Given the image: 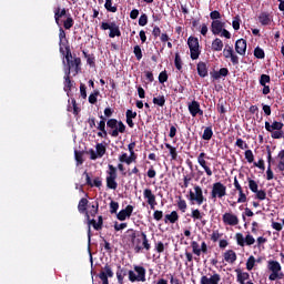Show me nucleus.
<instances>
[{
	"label": "nucleus",
	"instance_id": "obj_1",
	"mask_svg": "<svg viewBox=\"0 0 284 284\" xmlns=\"http://www.w3.org/2000/svg\"><path fill=\"white\" fill-rule=\"evenodd\" d=\"M64 59L67 61V69L64 74H71L73 72V77H77L79 72H81V58H77L72 55V51L70 50V45L65 47Z\"/></svg>",
	"mask_w": 284,
	"mask_h": 284
},
{
	"label": "nucleus",
	"instance_id": "obj_2",
	"mask_svg": "<svg viewBox=\"0 0 284 284\" xmlns=\"http://www.w3.org/2000/svg\"><path fill=\"white\" fill-rule=\"evenodd\" d=\"M106 128H109V134L110 136H113V139H116V136H119V134H125V124L123 123V121H119L116 119H109L106 121Z\"/></svg>",
	"mask_w": 284,
	"mask_h": 284
},
{
	"label": "nucleus",
	"instance_id": "obj_3",
	"mask_svg": "<svg viewBox=\"0 0 284 284\" xmlns=\"http://www.w3.org/2000/svg\"><path fill=\"white\" fill-rule=\"evenodd\" d=\"M267 270L271 272L268 275V281H281L284 278L281 263H278V261H268Z\"/></svg>",
	"mask_w": 284,
	"mask_h": 284
},
{
	"label": "nucleus",
	"instance_id": "obj_4",
	"mask_svg": "<svg viewBox=\"0 0 284 284\" xmlns=\"http://www.w3.org/2000/svg\"><path fill=\"white\" fill-rule=\"evenodd\" d=\"M227 195V186H225L221 182H215L212 185L211 190V199L216 201V199H223V196Z\"/></svg>",
	"mask_w": 284,
	"mask_h": 284
},
{
	"label": "nucleus",
	"instance_id": "obj_5",
	"mask_svg": "<svg viewBox=\"0 0 284 284\" xmlns=\"http://www.w3.org/2000/svg\"><path fill=\"white\" fill-rule=\"evenodd\" d=\"M108 168L109 171L106 172V187L109 190H116L119 187V183H116V169L112 164H109Z\"/></svg>",
	"mask_w": 284,
	"mask_h": 284
},
{
	"label": "nucleus",
	"instance_id": "obj_6",
	"mask_svg": "<svg viewBox=\"0 0 284 284\" xmlns=\"http://www.w3.org/2000/svg\"><path fill=\"white\" fill-rule=\"evenodd\" d=\"M134 271L136 273H134ZM134 271H129V273H128L129 281L131 283H136V282L145 283V267H143V266H135Z\"/></svg>",
	"mask_w": 284,
	"mask_h": 284
},
{
	"label": "nucleus",
	"instance_id": "obj_7",
	"mask_svg": "<svg viewBox=\"0 0 284 284\" xmlns=\"http://www.w3.org/2000/svg\"><path fill=\"white\" fill-rule=\"evenodd\" d=\"M132 247L134 250H150V243L148 242V235L145 233L141 232L138 234V236L132 241L131 243Z\"/></svg>",
	"mask_w": 284,
	"mask_h": 284
},
{
	"label": "nucleus",
	"instance_id": "obj_8",
	"mask_svg": "<svg viewBox=\"0 0 284 284\" xmlns=\"http://www.w3.org/2000/svg\"><path fill=\"white\" fill-rule=\"evenodd\" d=\"M187 45L190 48V52H191V59L193 61H196V59H199V57H201V49L199 45V39L194 38V37H190L187 40Z\"/></svg>",
	"mask_w": 284,
	"mask_h": 284
},
{
	"label": "nucleus",
	"instance_id": "obj_9",
	"mask_svg": "<svg viewBox=\"0 0 284 284\" xmlns=\"http://www.w3.org/2000/svg\"><path fill=\"white\" fill-rule=\"evenodd\" d=\"M190 201L196 203V205H203L205 203V196L203 195V189L195 185L194 191H190Z\"/></svg>",
	"mask_w": 284,
	"mask_h": 284
},
{
	"label": "nucleus",
	"instance_id": "obj_10",
	"mask_svg": "<svg viewBox=\"0 0 284 284\" xmlns=\"http://www.w3.org/2000/svg\"><path fill=\"white\" fill-rule=\"evenodd\" d=\"M101 30H110L109 37L110 39H114V37H121V29L116 22H102Z\"/></svg>",
	"mask_w": 284,
	"mask_h": 284
},
{
	"label": "nucleus",
	"instance_id": "obj_11",
	"mask_svg": "<svg viewBox=\"0 0 284 284\" xmlns=\"http://www.w3.org/2000/svg\"><path fill=\"white\" fill-rule=\"evenodd\" d=\"M222 221L224 225H230L231 227H236L239 225L240 220L239 215L232 213V212H226L222 215Z\"/></svg>",
	"mask_w": 284,
	"mask_h": 284
},
{
	"label": "nucleus",
	"instance_id": "obj_12",
	"mask_svg": "<svg viewBox=\"0 0 284 284\" xmlns=\"http://www.w3.org/2000/svg\"><path fill=\"white\" fill-rule=\"evenodd\" d=\"M235 239L240 247H245V245H254V243H256V240H254V236L251 234L243 236L242 233H236Z\"/></svg>",
	"mask_w": 284,
	"mask_h": 284
},
{
	"label": "nucleus",
	"instance_id": "obj_13",
	"mask_svg": "<svg viewBox=\"0 0 284 284\" xmlns=\"http://www.w3.org/2000/svg\"><path fill=\"white\" fill-rule=\"evenodd\" d=\"M223 57L224 59H230L233 65H239V55L234 53V48L226 45L223 49Z\"/></svg>",
	"mask_w": 284,
	"mask_h": 284
},
{
	"label": "nucleus",
	"instance_id": "obj_14",
	"mask_svg": "<svg viewBox=\"0 0 284 284\" xmlns=\"http://www.w3.org/2000/svg\"><path fill=\"white\" fill-rule=\"evenodd\" d=\"M205 156H206L205 152L200 153L197 156V163L199 165H201V168L204 169V172H206V176H212L213 172L210 165H207V161H205Z\"/></svg>",
	"mask_w": 284,
	"mask_h": 284
},
{
	"label": "nucleus",
	"instance_id": "obj_15",
	"mask_svg": "<svg viewBox=\"0 0 284 284\" xmlns=\"http://www.w3.org/2000/svg\"><path fill=\"white\" fill-rule=\"evenodd\" d=\"M134 212V206L133 205H126L125 209L121 210L116 214L118 221H125V219H130L132 216V213Z\"/></svg>",
	"mask_w": 284,
	"mask_h": 284
},
{
	"label": "nucleus",
	"instance_id": "obj_16",
	"mask_svg": "<svg viewBox=\"0 0 284 284\" xmlns=\"http://www.w3.org/2000/svg\"><path fill=\"white\" fill-rule=\"evenodd\" d=\"M88 224H89L88 236H89V239H90V236H91L90 225H92L93 230H97V232H99L100 230H103V216L100 215V216L98 217V222H97V220H94V219L89 220Z\"/></svg>",
	"mask_w": 284,
	"mask_h": 284
},
{
	"label": "nucleus",
	"instance_id": "obj_17",
	"mask_svg": "<svg viewBox=\"0 0 284 284\" xmlns=\"http://www.w3.org/2000/svg\"><path fill=\"white\" fill-rule=\"evenodd\" d=\"M143 196L146 199V203L150 205L151 210H154V206L156 205V195L152 193V190L145 189L143 191Z\"/></svg>",
	"mask_w": 284,
	"mask_h": 284
},
{
	"label": "nucleus",
	"instance_id": "obj_18",
	"mask_svg": "<svg viewBox=\"0 0 284 284\" xmlns=\"http://www.w3.org/2000/svg\"><path fill=\"white\" fill-rule=\"evenodd\" d=\"M201 284H219L221 283V275L217 273H214L210 277L203 275L200 280Z\"/></svg>",
	"mask_w": 284,
	"mask_h": 284
},
{
	"label": "nucleus",
	"instance_id": "obj_19",
	"mask_svg": "<svg viewBox=\"0 0 284 284\" xmlns=\"http://www.w3.org/2000/svg\"><path fill=\"white\" fill-rule=\"evenodd\" d=\"M235 51L241 57H245V52H247V41L245 39H240L235 42Z\"/></svg>",
	"mask_w": 284,
	"mask_h": 284
},
{
	"label": "nucleus",
	"instance_id": "obj_20",
	"mask_svg": "<svg viewBox=\"0 0 284 284\" xmlns=\"http://www.w3.org/2000/svg\"><path fill=\"white\" fill-rule=\"evenodd\" d=\"M83 175L85 176L87 185L90 187H101L103 185L101 178H95L92 182V178H90V173H88V171H84Z\"/></svg>",
	"mask_w": 284,
	"mask_h": 284
},
{
	"label": "nucleus",
	"instance_id": "obj_21",
	"mask_svg": "<svg viewBox=\"0 0 284 284\" xmlns=\"http://www.w3.org/2000/svg\"><path fill=\"white\" fill-rule=\"evenodd\" d=\"M225 28V23L221 20H213L211 23V31L213 34L219 36L221 32H223V29Z\"/></svg>",
	"mask_w": 284,
	"mask_h": 284
},
{
	"label": "nucleus",
	"instance_id": "obj_22",
	"mask_svg": "<svg viewBox=\"0 0 284 284\" xmlns=\"http://www.w3.org/2000/svg\"><path fill=\"white\" fill-rule=\"evenodd\" d=\"M59 45H60V52L62 54H65V47L69 45L68 44V38H65V30H63V28L60 27L59 29ZM64 48V50H63Z\"/></svg>",
	"mask_w": 284,
	"mask_h": 284
},
{
	"label": "nucleus",
	"instance_id": "obj_23",
	"mask_svg": "<svg viewBox=\"0 0 284 284\" xmlns=\"http://www.w3.org/2000/svg\"><path fill=\"white\" fill-rule=\"evenodd\" d=\"M189 112L192 116H196V114L203 116V110H201V104H199V102L196 101H193L189 104Z\"/></svg>",
	"mask_w": 284,
	"mask_h": 284
},
{
	"label": "nucleus",
	"instance_id": "obj_24",
	"mask_svg": "<svg viewBox=\"0 0 284 284\" xmlns=\"http://www.w3.org/2000/svg\"><path fill=\"white\" fill-rule=\"evenodd\" d=\"M63 17H68V10H65V8L61 9V7L55 8L54 19H55L57 26H61V19H63Z\"/></svg>",
	"mask_w": 284,
	"mask_h": 284
},
{
	"label": "nucleus",
	"instance_id": "obj_25",
	"mask_svg": "<svg viewBox=\"0 0 284 284\" xmlns=\"http://www.w3.org/2000/svg\"><path fill=\"white\" fill-rule=\"evenodd\" d=\"M283 122L274 121L272 124H270V122H265V130L267 132H274L275 130L281 131L283 130Z\"/></svg>",
	"mask_w": 284,
	"mask_h": 284
},
{
	"label": "nucleus",
	"instance_id": "obj_26",
	"mask_svg": "<svg viewBox=\"0 0 284 284\" xmlns=\"http://www.w3.org/2000/svg\"><path fill=\"white\" fill-rule=\"evenodd\" d=\"M129 272H130V270H128L125 267H121V265L118 266L115 274H116L119 284H123V281H124L125 276H128Z\"/></svg>",
	"mask_w": 284,
	"mask_h": 284
},
{
	"label": "nucleus",
	"instance_id": "obj_27",
	"mask_svg": "<svg viewBox=\"0 0 284 284\" xmlns=\"http://www.w3.org/2000/svg\"><path fill=\"white\" fill-rule=\"evenodd\" d=\"M88 203H90L88 199L82 197L79 201L78 211L80 212V214H87V217L90 219V215H88Z\"/></svg>",
	"mask_w": 284,
	"mask_h": 284
},
{
	"label": "nucleus",
	"instance_id": "obj_28",
	"mask_svg": "<svg viewBox=\"0 0 284 284\" xmlns=\"http://www.w3.org/2000/svg\"><path fill=\"white\" fill-rule=\"evenodd\" d=\"M97 130H99L97 134L100 139H108V130H105L104 121H100V123H98Z\"/></svg>",
	"mask_w": 284,
	"mask_h": 284
},
{
	"label": "nucleus",
	"instance_id": "obj_29",
	"mask_svg": "<svg viewBox=\"0 0 284 284\" xmlns=\"http://www.w3.org/2000/svg\"><path fill=\"white\" fill-rule=\"evenodd\" d=\"M82 54L84 59H87V63L90 65V68H97V58H94V53L90 54L85 51H82Z\"/></svg>",
	"mask_w": 284,
	"mask_h": 284
},
{
	"label": "nucleus",
	"instance_id": "obj_30",
	"mask_svg": "<svg viewBox=\"0 0 284 284\" xmlns=\"http://www.w3.org/2000/svg\"><path fill=\"white\" fill-rule=\"evenodd\" d=\"M258 21L262 26H270L272 23V16L267 12H262L258 16Z\"/></svg>",
	"mask_w": 284,
	"mask_h": 284
},
{
	"label": "nucleus",
	"instance_id": "obj_31",
	"mask_svg": "<svg viewBox=\"0 0 284 284\" xmlns=\"http://www.w3.org/2000/svg\"><path fill=\"white\" fill-rule=\"evenodd\" d=\"M211 50L213 52H221L223 50V40L216 38L212 41Z\"/></svg>",
	"mask_w": 284,
	"mask_h": 284
},
{
	"label": "nucleus",
	"instance_id": "obj_32",
	"mask_svg": "<svg viewBox=\"0 0 284 284\" xmlns=\"http://www.w3.org/2000/svg\"><path fill=\"white\" fill-rule=\"evenodd\" d=\"M224 261H226V263H234L236 261V253L232 250H229L224 253Z\"/></svg>",
	"mask_w": 284,
	"mask_h": 284
},
{
	"label": "nucleus",
	"instance_id": "obj_33",
	"mask_svg": "<svg viewBox=\"0 0 284 284\" xmlns=\"http://www.w3.org/2000/svg\"><path fill=\"white\" fill-rule=\"evenodd\" d=\"M64 92L70 94L72 92V80L70 79V74L64 73Z\"/></svg>",
	"mask_w": 284,
	"mask_h": 284
},
{
	"label": "nucleus",
	"instance_id": "obj_34",
	"mask_svg": "<svg viewBox=\"0 0 284 284\" xmlns=\"http://www.w3.org/2000/svg\"><path fill=\"white\" fill-rule=\"evenodd\" d=\"M140 233H136V231H134V229H129L125 232V239L126 241H129V243L132 244V242L136 239V236H139Z\"/></svg>",
	"mask_w": 284,
	"mask_h": 284
},
{
	"label": "nucleus",
	"instance_id": "obj_35",
	"mask_svg": "<svg viewBox=\"0 0 284 284\" xmlns=\"http://www.w3.org/2000/svg\"><path fill=\"white\" fill-rule=\"evenodd\" d=\"M104 8H105L106 12H113V13L118 12V10H119L116 4H114V2L112 0H105Z\"/></svg>",
	"mask_w": 284,
	"mask_h": 284
},
{
	"label": "nucleus",
	"instance_id": "obj_36",
	"mask_svg": "<svg viewBox=\"0 0 284 284\" xmlns=\"http://www.w3.org/2000/svg\"><path fill=\"white\" fill-rule=\"evenodd\" d=\"M197 73L202 78H205L207 75V65L204 62L197 63Z\"/></svg>",
	"mask_w": 284,
	"mask_h": 284
},
{
	"label": "nucleus",
	"instance_id": "obj_37",
	"mask_svg": "<svg viewBox=\"0 0 284 284\" xmlns=\"http://www.w3.org/2000/svg\"><path fill=\"white\" fill-rule=\"evenodd\" d=\"M74 26V19L72 14L68 13L67 19L63 21L64 30H70Z\"/></svg>",
	"mask_w": 284,
	"mask_h": 284
},
{
	"label": "nucleus",
	"instance_id": "obj_38",
	"mask_svg": "<svg viewBox=\"0 0 284 284\" xmlns=\"http://www.w3.org/2000/svg\"><path fill=\"white\" fill-rule=\"evenodd\" d=\"M165 223H176L179 221V213L176 211L171 212V214H166L164 219Z\"/></svg>",
	"mask_w": 284,
	"mask_h": 284
},
{
	"label": "nucleus",
	"instance_id": "obj_39",
	"mask_svg": "<svg viewBox=\"0 0 284 284\" xmlns=\"http://www.w3.org/2000/svg\"><path fill=\"white\" fill-rule=\"evenodd\" d=\"M214 136V131H212V126H207L204 129V132L202 134L203 141H210Z\"/></svg>",
	"mask_w": 284,
	"mask_h": 284
},
{
	"label": "nucleus",
	"instance_id": "obj_40",
	"mask_svg": "<svg viewBox=\"0 0 284 284\" xmlns=\"http://www.w3.org/2000/svg\"><path fill=\"white\" fill-rule=\"evenodd\" d=\"M277 169L280 170V172H284V150L280 151V153L277 154Z\"/></svg>",
	"mask_w": 284,
	"mask_h": 284
},
{
	"label": "nucleus",
	"instance_id": "obj_41",
	"mask_svg": "<svg viewBox=\"0 0 284 284\" xmlns=\"http://www.w3.org/2000/svg\"><path fill=\"white\" fill-rule=\"evenodd\" d=\"M165 148L169 150V154L172 159V161H176V156H179V153L176 152V148L172 146V144H165Z\"/></svg>",
	"mask_w": 284,
	"mask_h": 284
},
{
	"label": "nucleus",
	"instance_id": "obj_42",
	"mask_svg": "<svg viewBox=\"0 0 284 284\" xmlns=\"http://www.w3.org/2000/svg\"><path fill=\"white\" fill-rule=\"evenodd\" d=\"M95 150H97V154H98L99 159H103V155L106 152L105 145H103V143H98L95 145Z\"/></svg>",
	"mask_w": 284,
	"mask_h": 284
},
{
	"label": "nucleus",
	"instance_id": "obj_43",
	"mask_svg": "<svg viewBox=\"0 0 284 284\" xmlns=\"http://www.w3.org/2000/svg\"><path fill=\"white\" fill-rule=\"evenodd\" d=\"M237 274V281H248L250 280V273L247 272H241V270H236Z\"/></svg>",
	"mask_w": 284,
	"mask_h": 284
},
{
	"label": "nucleus",
	"instance_id": "obj_44",
	"mask_svg": "<svg viewBox=\"0 0 284 284\" xmlns=\"http://www.w3.org/2000/svg\"><path fill=\"white\" fill-rule=\"evenodd\" d=\"M133 54H135L138 61H141L143 59V51L141 50V47L139 44L133 48Z\"/></svg>",
	"mask_w": 284,
	"mask_h": 284
},
{
	"label": "nucleus",
	"instance_id": "obj_45",
	"mask_svg": "<svg viewBox=\"0 0 284 284\" xmlns=\"http://www.w3.org/2000/svg\"><path fill=\"white\" fill-rule=\"evenodd\" d=\"M153 103L154 105H159L160 108H163V105H165V97L159 95L156 98H153Z\"/></svg>",
	"mask_w": 284,
	"mask_h": 284
},
{
	"label": "nucleus",
	"instance_id": "obj_46",
	"mask_svg": "<svg viewBox=\"0 0 284 284\" xmlns=\"http://www.w3.org/2000/svg\"><path fill=\"white\" fill-rule=\"evenodd\" d=\"M74 158L78 165H83V151H74Z\"/></svg>",
	"mask_w": 284,
	"mask_h": 284
},
{
	"label": "nucleus",
	"instance_id": "obj_47",
	"mask_svg": "<svg viewBox=\"0 0 284 284\" xmlns=\"http://www.w3.org/2000/svg\"><path fill=\"white\" fill-rule=\"evenodd\" d=\"M99 94H100L99 90H95L93 93L89 95V103H91V105L97 104V101H98L97 98L99 97Z\"/></svg>",
	"mask_w": 284,
	"mask_h": 284
},
{
	"label": "nucleus",
	"instance_id": "obj_48",
	"mask_svg": "<svg viewBox=\"0 0 284 284\" xmlns=\"http://www.w3.org/2000/svg\"><path fill=\"white\" fill-rule=\"evenodd\" d=\"M255 263L256 258H254V256L251 255L246 262V270H248V272H251V270H254Z\"/></svg>",
	"mask_w": 284,
	"mask_h": 284
},
{
	"label": "nucleus",
	"instance_id": "obj_49",
	"mask_svg": "<svg viewBox=\"0 0 284 284\" xmlns=\"http://www.w3.org/2000/svg\"><path fill=\"white\" fill-rule=\"evenodd\" d=\"M248 187L253 193L258 192V183L252 179L248 180Z\"/></svg>",
	"mask_w": 284,
	"mask_h": 284
},
{
	"label": "nucleus",
	"instance_id": "obj_50",
	"mask_svg": "<svg viewBox=\"0 0 284 284\" xmlns=\"http://www.w3.org/2000/svg\"><path fill=\"white\" fill-rule=\"evenodd\" d=\"M235 145L240 148V150H247L250 148L247 143H245V141H243L241 138L236 140Z\"/></svg>",
	"mask_w": 284,
	"mask_h": 284
},
{
	"label": "nucleus",
	"instance_id": "obj_51",
	"mask_svg": "<svg viewBox=\"0 0 284 284\" xmlns=\"http://www.w3.org/2000/svg\"><path fill=\"white\" fill-rule=\"evenodd\" d=\"M254 57H256V59H265V51L257 47L254 50Z\"/></svg>",
	"mask_w": 284,
	"mask_h": 284
},
{
	"label": "nucleus",
	"instance_id": "obj_52",
	"mask_svg": "<svg viewBox=\"0 0 284 284\" xmlns=\"http://www.w3.org/2000/svg\"><path fill=\"white\" fill-rule=\"evenodd\" d=\"M244 156L248 163H254V153L252 150H246Z\"/></svg>",
	"mask_w": 284,
	"mask_h": 284
},
{
	"label": "nucleus",
	"instance_id": "obj_53",
	"mask_svg": "<svg viewBox=\"0 0 284 284\" xmlns=\"http://www.w3.org/2000/svg\"><path fill=\"white\" fill-rule=\"evenodd\" d=\"M118 211H119V202L111 201L110 202V213L116 214Z\"/></svg>",
	"mask_w": 284,
	"mask_h": 284
},
{
	"label": "nucleus",
	"instance_id": "obj_54",
	"mask_svg": "<svg viewBox=\"0 0 284 284\" xmlns=\"http://www.w3.org/2000/svg\"><path fill=\"white\" fill-rule=\"evenodd\" d=\"M254 194H256V199H258V201H265V199H267V193L263 190H257Z\"/></svg>",
	"mask_w": 284,
	"mask_h": 284
},
{
	"label": "nucleus",
	"instance_id": "obj_55",
	"mask_svg": "<svg viewBox=\"0 0 284 284\" xmlns=\"http://www.w3.org/2000/svg\"><path fill=\"white\" fill-rule=\"evenodd\" d=\"M247 202V195L242 191H239V199L237 203H246Z\"/></svg>",
	"mask_w": 284,
	"mask_h": 284
},
{
	"label": "nucleus",
	"instance_id": "obj_56",
	"mask_svg": "<svg viewBox=\"0 0 284 284\" xmlns=\"http://www.w3.org/2000/svg\"><path fill=\"white\" fill-rule=\"evenodd\" d=\"M233 29L241 30V18L235 17L232 21Z\"/></svg>",
	"mask_w": 284,
	"mask_h": 284
},
{
	"label": "nucleus",
	"instance_id": "obj_57",
	"mask_svg": "<svg viewBox=\"0 0 284 284\" xmlns=\"http://www.w3.org/2000/svg\"><path fill=\"white\" fill-rule=\"evenodd\" d=\"M139 26H141L142 28L144 26H148V14L143 13L140 18H139Z\"/></svg>",
	"mask_w": 284,
	"mask_h": 284
},
{
	"label": "nucleus",
	"instance_id": "obj_58",
	"mask_svg": "<svg viewBox=\"0 0 284 284\" xmlns=\"http://www.w3.org/2000/svg\"><path fill=\"white\" fill-rule=\"evenodd\" d=\"M125 227H128V223H120V224L119 222L114 223L115 232H121V230H125Z\"/></svg>",
	"mask_w": 284,
	"mask_h": 284
},
{
	"label": "nucleus",
	"instance_id": "obj_59",
	"mask_svg": "<svg viewBox=\"0 0 284 284\" xmlns=\"http://www.w3.org/2000/svg\"><path fill=\"white\" fill-rule=\"evenodd\" d=\"M99 278L102 281V284H110V281L108 280V274H105V272H100Z\"/></svg>",
	"mask_w": 284,
	"mask_h": 284
},
{
	"label": "nucleus",
	"instance_id": "obj_60",
	"mask_svg": "<svg viewBox=\"0 0 284 284\" xmlns=\"http://www.w3.org/2000/svg\"><path fill=\"white\" fill-rule=\"evenodd\" d=\"M71 103L73 105V114L75 116H78L79 112H81V109L77 105V100L75 99H71Z\"/></svg>",
	"mask_w": 284,
	"mask_h": 284
},
{
	"label": "nucleus",
	"instance_id": "obj_61",
	"mask_svg": "<svg viewBox=\"0 0 284 284\" xmlns=\"http://www.w3.org/2000/svg\"><path fill=\"white\" fill-rule=\"evenodd\" d=\"M168 81V72L166 71H162L159 74V82L160 83H165Z\"/></svg>",
	"mask_w": 284,
	"mask_h": 284
},
{
	"label": "nucleus",
	"instance_id": "obj_62",
	"mask_svg": "<svg viewBox=\"0 0 284 284\" xmlns=\"http://www.w3.org/2000/svg\"><path fill=\"white\" fill-rule=\"evenodd\" d=\"M120 163H126V165H130V160L128 156V153H123L122 155L119 156Z\"/></svg>",
	"mask_w": 284,
	"mask_h": 284
},
{
	"label": "nucleus",
	"instance_id": "obj_63",
	"mask_svg": "<svg viewBox=\"0 0 284 284\" xmlns=\"http://www.w3.org/2000/svg\"><path fill=\"white\" fill-rule=\"evenodd\" d=\"M266 83H270V75L267 74H262L260 79V84L266 85Z\"/></svg>",
	"mask_w": 284,
	"mask_h": 284
},
{
	"label": "nucleus",
	"instance_id": "obj_64",
	"mask_svg": "<svg viewBox=\"0 0 284 284\" xmlns=\"http://www.w3.org/2000/svg\"><path fill=\"white\" fill-rule=\"evenodd\" d=\"M125 116L126 119H136V111H132V110H126V113H125Z\"/></svg>",
	"mask_w": 284,
	"mask_h": 284
}]
</instances>
